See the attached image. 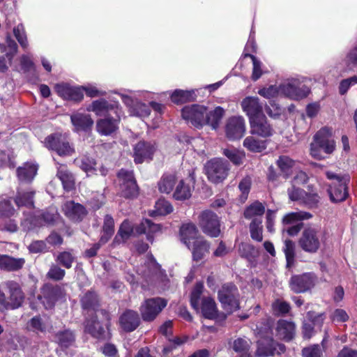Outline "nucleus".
<instances>
[{"instance_id":"obj_1","label":"nucleus","mask_w":357,"mask_h":357,"mask_svg":"<svg viewBox=\"0 0 357 357\" xmlns=\"http://www.w3.org/2000/svg\"><path fill=\"white\" fill-rule=\"evenodd\" d=\"M335 149V142L332 138V130L328 128L320 129L314 136L310 144V155L315 159L325 158L324 153L331 154Z\"/></svg>"},{"instance_id":"obj_2","label":"nucleus","mask_w":357,"mask_h":357,"mask_svg":"<svg viewBox=\"0 0 357 357\" xmlns=\"http://www.w3.org/2000/svg\"><path fill=\"white\" fill-rule=\"evenodd\" d=\"M326 241V232L319 227L309 226L302 231L298 245L306 252L315 253Z\"/></svg>"},{"instance_id":"obj_3","label":"nucleus","mask_w":357,"mask_h":357,"mask_svg":"<svg viewBox=\"0 0 357 357\" xmlns=\"http://www.w3.org/2000/svg\"><path fill=\"white\" fill-rule=\"evenodd\" d=\"M204 289L202 282H197L190 296V304L197 311L200 310L202 315L209 319H215L218 315V309L214 299L210 296L201 298Z\"/></svg>"},{"instance_id":"obj_4","label":"nucleus","mask_w":357,"mask_h":357,"mask_svg":"<svg viewBox=\"0 0 357 357\" xmlns=\"http://www.w3.org/2000/svg\"><path fill=\"white\" fill-rule=\"evenodd\" d=\"M326 175L332 181L328 189L331 200L333 202L344 201L349 195L348 184L350 177L348 175L336 174L331 172H327Z\"/></svg>"},{"instance_id":"obj_5","label":"nucleus","mask_w":357,"mask_h":357,"mask_svg":"<svg viewBox=\"0 0 357 357\" xmlns=\"http://www.w3.org/2000/svg\"><path fill=\"white\" fill-rule=\"evenodd\" d=\"M305 77L289 79L280 84L282 96L293 100H301L307 96L310 93L308 86L304 84Z\"/></svg>"},{"instance_id":"obj_6","label":"nucleus","mask_w":357,"mask_h":357,"mask_svg":"<svg viewBox=\"0 0 357 357\" xmlns=\"http://www.w3.org/2000/svg\"><path fill=\"white\" fill-rule=\"evenodd\" d=\"M137 271L139 275H142L151 283L160 286L162 289L166 288L168 283L167 275L160 269V266L152 257H149L147 263L144 264V267H142Z\"/></svg>"},{"instance_id":"obj_7","label":"nucleus","mask_w":357,"mask_h":357,"mask_svg":"<svg viewBox=\"0 0 357 357\" xmlns=\"http://www.w3.org/2000/svg\"><path fill=\"white\" fill-rule=\"evenodd\" d=\"M229 165L221 158H213L205 165V171L209 181L214 183L222 182L227 176Z\"/></svg>"},{"instance_id":"obj_8","label":"nucleus","mask_w":357,"mask_h":357,"mask_svg":"<svg viewBox=\"0 0 357 357\" xmlns=\"http://www.w3.org/2000/svg\"><path fill=\"white\" fill-rule=\"evenodd\" d=\"M44 143L46 148L56 151L61 156L71 155L75 152L66 136L61 133L47 136Z\"/></svg>"},{"instance_id":"obj_9","label":"nucleus","mask_w":357,"mask_h":357,"mask_svg":"<svg viewBox=\"0 0 357 357\" xmlns=\"http://www.w3.org/2000/svg\"><path fill=\"white\" fill-rule=\"evenodd\" d=\"M238 298V289L231 284H224L218 291L219 301L228 313H231L239 308Z\"/></svg>"},{"instance_id":"obj_10","label":"nucleus","mask_w":357,"mask_h":357,"mask_svg":"<svg viewBox=\"0 0 357 357\" xmlns=\"http://www.w3.org/2000/svg\"><path fill=\"white\" fill-rule=\"evenodd\" d=\"M245 121L241 116H232L229 117L225 124V132L229 140L241 139L245 132Z\"/></svg>"},{"instance_id":"obj_11","label":"nucleus","mask_w":357,"mask_h":357,"mask_svg":"<svg viewBox=\"0 0 357 357\" xmlns=\"http://www.w3.org/2000/svg\"><path fill=\"white\" fill-rule=\"evenodd\" d=\"M199 225L204 233L211 237L220 234L218 217L211 211H203L199 216Z\"/></svg>"},{"instance_id":"obj_12","label":"nucleus","mask_w":357,"mask_h":357,"mask_svg":"<svg viewBox=\"0 0 357 357\" xmlns=\"http://www.w3.org/2000/svg\"><path fill=\"white\" fill-rule=\"evenodd\" d=\"M87 111L94 112L97 116H110L113 114L123 115L122 108L118 102H108L107 100L100 98L94 100L90 104L87 108Z\"/></svg>"},{"instance_id":"obj_13","label":"nucleus","mask_w":357,"mask_h":357,"mask_svg":"<svg viewBox=\"0 0 357 357\" xmlns=\"http://www.w3.org/2000/svg\"><path fill=\"white\" fill-rule=\"evenodd\" d=\"M167 305V301L161 298L146 300L140 307L142 317L144 321H153Z\"/></svg>"},{"instance_id":"obj_14","label":"nucleus","mask_w":357,"mask_h":357,"mask_svg":"<svg viewBox=\"0 0 357 357\" xmlns=\"http://www.w3.org/2000/svg\"><path fill=\"white\" fill-rule=\"evenodd\" d=\"M206 108L200 105H192L182 109V117L197 128L205 124Z\"/></svg>"},{"instance_id":"obj_15","label":"nucleus","mask_w":357,"mask_h":357,"mask_svg":"<svg viewBox=\"0 0 357 357\" xmlns=\"http://www.w3.org/2000/svg\"><path fill=\"white\" fill-rule=\"evenodd\" d=\"M120 190L125 197H133L137 195L138 187L132 171L121 169L118 174Z\"/></svg>"},{"instance_id":"obj_16","label":"nucleus","mask_w":357,"mask_h":357,"mask_svg":"<svg viewBox=\"0 0 357 357\" xmlns=\"http://www.w3.org/2000/svg\"><path fill=\"white\" fill-rule=\"evenodd\" d=\"M156 151L155 144L151 142L140 141L133 148V157L135 163L141 164L152 160Z\"/></svg>"},{"instance_id":"obj_17","label":"nucleus","mask_w":357,"mask_h":357,"mask_svg":"<svg viewBox=\"0 0 357 357\" xmlns=\"http://www.w3.org/2000/svg\"><path fill=\"white\" fill-rule=\"evenodd\" d=\"M316 282V277L312 273L296 275L291 278L289 287L295 293H303L312 288Z\"/></svg>"},{"instance_id":"obj_18","label":"nucleus","mask_w":357,"mask_h":357,"mask_svg":"<svg viewBox=\"0 0 357 357\" xmlns=\"http://www.w3.org/2000/svg\"><path fill=\"white\" fill-rule=\"evenodd\" d=\"M117 93L121 96L123 102L128 108L131 116L144 119L150 115L151 109L148 105L142 102H134L128 94L123 93Z\"/></svg>"},{"instance_id":"obj_19","label":"nucleus","mask_w":357,"mask_h":357,"mask_svg":"<svg viewBox=\"0 0 357 357\" xmlns=\"http://www.w3.org/2000/svg\"><path fill=\"white\" fill-rule=\"evenodd\" d=\"M56 93L63 100L75 102L81 101L84 98L82 89L80 86H73L67 83H60L55 85Z\"/></svg>"},{"instance_id":"obj_20","label":"nucleus","mask_w":357,"mask_h":357,"mask_svg":"<svg viewBox=\"0 0 357 357\" xmlns=\"http://www.w3.org/2000/svg\"><path fill=\"white\" fill-rule=\"evenodd\" d=\"M195 169H192L189 172L188 183L187 180H181L176 185L173 197L176 200H185L189 199L192 195V190L194 188L195 182Z\"/></svg>"},{"instance_id":"obj_21","label":"nucleus","mask_w":357,"mask_h":357,"mask_svg":"<svg viewBox=\"0 0 357 357\" xmlns=\"http://www.w3.org/2000/svg\"><path fill=\"white\" fill-rule=\"evenodd\" d=\"M284 351L285 347L284 344L278 343L272 338L264 339L258 341L256 354L261 357H268L275 354H280Z\"/></svg>"},{"instance_id":"obj_22","label":"nucleus","mask_w":357,"mask_h":357,"mask_svg":"<svg viewBox=\"0 0 357 357\" xmlns=\"http://www.w3.org/2000/svg\"><path fill=\"white\" fill-rule=\"evenodd\" d=\"M121 116L118 114H113L98 120L96 123L97 131L102 135H111L119 128Z\"/></svg>"},{"instance_id":"obj_23","label":"nucleus","mask_w":357,"mask_h":357,"mask_svg":"<svg viewBox=\"0 0 357 357\" xmlns=\"http://www.w3.org/2000/svg\"><path fill=\"white\" fill-rule=\"evenodd\" d=\"M61 294V289L58 286L45 284L41 289V294L38 296L45 309L52 308L59 296Z\"/></svg>"},{"instance_id":"obj_24","label":"nucleus","mask_w":357,"mask_h":357,"mask_svg":"<svg viewBox=\"0 0 357 357\" xmlns=\"http://www.w3.org/2000/svg\"><path fill=\"white\" fill-rule=\"evenodd\" d=\"M241 105L243 111L249 117L250 121L264 115L262 105L259 103L257 97H246L242 100Z\"/></svg>"},{"instance_id":"obj_25","label":"nucleus","mask_w":357,"mask_h":357,"mask_svg":"<svg viewBox=\"0 0 357 357\" xmlns=\"http://www.w3.org/2000/svg\"><path fill=\"white\" fill-rule=\"evenodd\" d=\"M250 132L261 137H268L273 135V129L268 123L265 115L250 121Z\"/></svg>"},{"instance_id":"obj_26","label":"nucleus","mask_w":357,"mask_h":357,"mask_svg":"<svg viewBox=\"0 0 357 357\" xmlns=\"http://www.w3.org/2000/svg\"><path fill=\"white\" fill-rule=\"evenodd\" d=\"M309 321H305L303 326V333L305 338H310L314 333V328H320L324 323L325 316L323 313L317 314L314 312H309L307 314Z\"/></svg>"},{"instance_id":"obj_27","label":"nucleus","mask_w":357,"mask_h":357,"mask_svg":"<svg viewBox=\"0 0 357 357\" xmlns=\"http://www.w3.org/2000/svg\"><path fill=\"white\" fill-rule=\"evenodd\" d=\"M63 211L66 217L74 222L81 221L86 215L85 208L73 201L66 202L63 206Z\"/></svg>"},{"instance_id":"obj_28","label":"nucleus","mask_w":357,"mask_h":357,"mask_svg":"<svg viewBox=\"0 0 357 357\" xmlns=\"http://www.w3.org/2000/svg\"><path fill=\"white\" fill-rule=\"evenodd\" d=\"M276 335L285 341L291 340L296 334V326L294 322L280 319L277 323Z\"/></svg>"},{"instance_id":"obj_29","label":"nucleus","mask_w":357,"mask_h":357,"mask_svg":"<svg viewBox=\"0 0 357 357\" xmlns=\"http://www.w3.org/2000/svg\"><path fill=\"white\" fill-rule=\"evenodd\" d=\"M140 319L137 312L128 310H126L119 319L121 327L128 332L135 331L139 326Z\"/></svg>"},{"instance_id":"obj_30","label":"nucleus","mask_w":357,"mask_h":357,"mask_svg":"<svg viewBox=\"0 0 357 357\" xmlns=\"http://www.w3.org/2000/svg\"><path fill=\"white\" fill-rule=\"evenodd\" d=\"M6 287L9 289V307L10 309H16L19 307L24 300L23 294L19 284L13 281H8L5 283Z\"/></svg>"},{"instance_id":"obj_31","label":"nucleus","mask_w":357,"mask_h":357,"mask_svg":"<svg viewBox=\"0 0 357 357\" xmlns=\"http://www.w3.org/2000/svg\"><path fill=\"white\" fill-rule=\"evenodd\" d=\"M181 241L188 247L191 248V245L195 241L199 239L198 230L192 223L183 224L180 229Z\"/></svg>"},{"instance_id":"obj_32","label":"nucleus","mask_w":357,"mask_h":357,"mask_svg":"<svg viewBox=\"0 0 357 357\" xmlns=\"http://www.w3.org/2000/svg\"><path fill=\"white\" fill-rule=\"evenodd\" d=\"M71 123L75 127V130H86L91 128L93 121L89 114L77 112L70 116Z\"/></svg>"},{"instance_id":"obj_33","label":"nucleus","mask_w":357,"mask_h":357,"mask_svg":"<svg viewBox=\"0 0 357 357\" xmlns=\"http://www.w3.org/2000/svg\"><path fill=\"white\" fill-rule=\"evenodd\" d=\"M25 263L23 258H14L6 255H0V268L8 271H17Z\"/></svg>"},{"instance_id":"obj_34","label":"nucleus","mask_w":357,"mask_h":357,"mask_svg":"<svg viewBox=\"0 0 357 357\" xmlns=\"http://www.w3.org/2000/svg\"><path fill=\"white\" fill-rule=\"evenodd\" d=\"M135 230L137 234H146L147 240L152 242L154 234L160 231L161 227L160 225L151 222L149 220H144L136 227Z\"/></svg>"},{"instance_id":"obj_35","label":"nucleus","mask_w":357,"mask_h":357,"mask_svg":"<svg viewBox=\"0 0 357 357\" xmlns=\"http://www.w3.org/2000/svg\"><path fill=\"white\" fill-rule=\"evenodd\" d=\"M224 115L225 109L220 106L208 112L206 111L205 124L209 125L213 130H216Z\"/></svg>"},{"instance_id":"obj_36","label":"nucleus","mask_w":357,"mask_h":357,"mask_svg":"<svg viewBox=\"0 0 357 357\" xmlns=\"http://www.w3.org/2000/svg\"><path fill=\"white\" fill-rule=\"evenodd\" d=\"M38 171V167L33 163H25L23 167L17 169V176L22 182H31Z\"/></svg>"},{"instance_id":"obj_37","label":"nucleus","mask_w":357,"mask_h":357,"mask_svg":"<svg viewBox=\"0 0 357 357\" xmlns=\"http://www.w3.org/2000/svg\"><path fill=\"white\" fill-rule=\"evenodd\" d=\"M190 250H192L193 259L199 261L208 252L209 244L206 241L201 237L192 243L191 248Z\"/></svg>"},{"instance_id":"obj_38","label":"nucleus","mask_w":357,"mask_h":357,"mask_svg":"<svg viewBox=\"0 0 357 357\" xmlns=\"http://www.w3.org/2000/svg\"><path fill=\"white\" fill-rule=\"evenodd\" d=\"M57 176L61 181L64 190L70 191L75 187V179L72 174L69 172L66 166L60 165L58 167Z\"/></svg>"},{"instance_id":"obj_39","label":"nucleus","mask_w":357,"mask_h":357,"mask_svg":"<svg viewBox=\"0 0 357 357\" xmlns=\"http://www.w3.org/2000/svg\"><path fill=\"white\" fill-rule=\"evenodd\" d=\"M195 90L176 89L171 94V100L176 104H181L195 100Z\"/></svg>"},{"instance_id":"obj_40","label":"nucleus","mask_w":357,"mask_h":357,"mask_svg":"<svg viewBox=\"0 0 357 357\" xmlns=\"http://www.w3.org/2000/svg\"><path fill=\"white\" fill-rule=\"evenodd\" d=\"M85 332L97 339H100L105 337V329L99 321L93 318L91 320L86 321Z\"/></svg>"},{"instance_id":"obj_41","label":"nucleus","mask_w":357,"mask_h":357,"mask_svg":"<svg viewBox=\"0 0 357 357\" xmlns=\"http://www.w3.org/2000/svg\"><path fill=\"white\" fill-rule=\"evenodd\" d=\"M243 146L248 151L254 153H259L266 148V142L256 139L253 136H248L245 138L243 143Z\"/></svg>"},{"instance_id":"obj_42","label":"nucleus","mask_w":357,"mask_h":357,"mask_svg":"<svg viewBox=\"0 0 357 357\" xmlns=\"http://www.w3.org/2000/svg\"><path fill=\"white\" fill-rule=\"evenodd\" d=\"M75 165L82 169L88 176L96 174V161L94 159L83 156L80 158H76L74 161Z\"/></svg>"},{"instance_id":"obj_43","label":"nucleus","mask_w":357,"mask_h":357,"mask_svg":"<svg viewBox=\"0 0 357 357\" xmlns=\"http://www.w3.org/2000/svg\"><path fill=\"white\" fill-rule=\"evenodd\" d=\"M133 233V227L128 220H124L120 226L117 234L114 238V242L117 243H124Z\"/></svg>"},{"instance_id":"obj_44","label":"nucleus","mask_w":357,"mask_h":357,"mask_svg":"<svg viewBox=\"0 0 357 357\" xmlns=\"http://www.w3.org/2000/svg\"><path fill=\"white\" fill-rule=\"evenodd\" d=\"M265 208L262 204L255 202L245 210L244 216L246 219H252V221L257 218L261 220Z\"/></svg>"},{"instance_id":"obj_45","label":"nucleus","mask_w":357,"mask_h":357,"mask_svg":"<svg viewBox=\"0 0 357 357\" xmlns=\"http://www.w3.org/2000/svg\"><path fill=\"white\" fill-rule=\"evenodd\" d=\"M114 221L112 216L107 215L104 219L102 227L103 234L100 239V243L105 244L112 237L114 231Z\"/></svg>"},{"instance_id":"obj_46","label":"nucleus","mask_w":357,"mask_h":357,"mask_svg":"<svg viewBox=\"0 0 357 357\" xmlns=\"http://www.w3.org/2000/svg\"><path fill=\"white\" fill-rule=\"evenodd\" d=\"M176 178L174 174H165L158 182V189L160 192L170 193L175 184Z\"/></svg>"},{"instance_id":"obj_47","label":"nucleus","mask_w":357,"mask_h":357,"mask_svg":"<svg viewBox=\"0 0 357 357\" xmlns=\"http://www.w3.org/2000/svg\"><path fill=\"white\" fill-rule=\"evenodd\" d=\"M312 217V214L305 211L292 212L284 216L282 222L284 225L296 223L298 221L308 220Z\"/></svg>"},{"instance_id":"obj_48","label":"nucleus","mask_w":357,"mask_h":357,"mask_svg":"<svg viewBox=\"0 0 357 357\" xmlns=\"http://www.w3.org/2000/svg\"><path fill=\"white\" fill-rule=\"evenodd\" d=\"M173 211V207L171 204L165 199H159L156 202L155 205V210L150 213L152 216L155 215H165Z\"/></svg>"},{"instance_id":"obj_49","label":"nucleus","mask_w":357,"mask_h":357,"mask_svg":"<svg viewBox=\"0 0 357 357\" xmlns=\"http://www.w3.org/2000/svg\"><path fill=\"white\" fill-rule=\"evenodd\" d=\"M56 341L63 348H67L74 343L75 335L70 331H61L56 335Z\"/></svg>"},{"instance_id":"obj_50","label":"nucleus","mask_w":357,"mask_h":357,"mask_svg":"<svg viewBox=\"0 0 357 357\" xmlns=\"http://www.w3.org/2000/svg\"><path fill=\"white\" fill-rule=\"evenodd\" d=\"M223 154L236 165H241L245 157V153L243 151L235 149H225Z\"/></svg>"},{"instance_id":"obj_51","label":"nucleus","mask_w":357,"mask_h":357,"mask_svg":"<svg viewBox=\"0 0 357 357\" xmlns=\"http://www.w3.org/2000/svg\"><path fill=\"white\" fill-rule=\"evenodd\" d=\"M239 255L251 261L258 255V250L248 243H242L238 246Z\"/></svg>"},{"instance_id":"obj_52","label":"nucleus","mask_w":357,"mask_h":357,"mask_svg":"<svg viewBox=\"0 0 357 357\" xmlns=\"http://www.w3.org/2000/svg\"><path fill=\"white\" fill-rule=\"evenodd\" d=\"M230 346L235 352L242 354L249 351L250 342L248 339L238 337L230 343Z\"/></svg>"},{"instance_id":"obj_53","label":"nucleus","mask_w":357,"mask_h":357,"mask_svg":"<svg viewBox=\"0 0 357 357\" xmlns=\"http://www.w3.org/2000/svg\"><path fill=\"white\" fill-rule=\"evenodd\" d=\"M262 220L255 219L252 221L250 225V231L252 238L257 241H261L263 239L262 235Z\"/></svg>"},{"instance_id":"obj_54","label":"nucleus","mask_w":357,"mask_h":357,"mask_svg":"<svg viewBox=\"0 0 357 357\" xmlns=\"http://www.w3.org/2000/svg\"><path fill=\"white\" fill-rule=\"evenodd\" d=\"M283 251L285 254L287 266L291 267L294 261L295 244L291 240H285Z\"/></svg>"},{"instance_id":"obj_55","label":"nucleus","mask_w":357,"mask_h":357,"mask_svg":"<svg viewBox=\"0 0 357 357\" xmlns=\"http://www.w3.org/2000/svg\"><path fill=\"white\" fill-rule=\"evenodd\" d=\"M258 93L266 99H271L282 96L280 84L279 86L271 85L268 87H263L258 91Z\"/></svg>"},{"instance_id":"obj_56","label":"nucleus","mask_w":357,"mask_h":357,"mask_svg":"<svg viewBox=\"0 0 357 357\" xmlns=\"http://www.w3.org/2000/svg\"><path fill=\"white\" fill-rule=\"evenodd\" d=\"M97 303L98 297L94 292H88L82 298V304L84 310H96Z\"/></svg>"},{"instance_id":"obj_57","label":"nucleus","mask_w":357,"mask_h":357,"mask_svg":"<svg viewBox=\"0 0 357 357\" xmlns=\"http://www.w3.org/2000/svg\"><path fill=\"white\" fill-rule=\"evenodd\" d=\"M27 328L29 330L38 333L45 332L47 329L46 324L42 320L40 317H33L27 324Z\"/></svg>"},{"instance_id":"obj_58","label":"nucleus","mask_w":357,"mask_h":357,"mask_svg":"<svg viewBox=\"0 0 357 357\" xmlns=\"http://www.w3.org/2000/svg\"><path fill=\"white\" fill-rule=\"evenodd\" d=\"M33 192H18V195L15 199V203L18 206H29L31 207L33 204Z\"/></svg>"},{"instance_id":"obj_59","label":"nucleus","mask_w":357,"mask_h":357,"mask_svg":"<svg viewBox=\"0 0 357 357\" xmlns=\"http://www.w3.org/2000/svg\"><path fill=\"white\" fill-rule=\"evenodd\" d=\"M246 56H250L252 61L253 68H252V79L254 81H257L259 79L261 76L264 73V70L262 69V63L257 59L255 56L252 54H245Z\"/></svg>"},{"instance_id":"obj_60","label":"nucleus","mask_w":357,"mask_h":357,"mask_svg":"<svg viewBox=\"0 0 357 357\" xmlns=\"http://www.w3.org/2000/svg\"><path fill=\"white\" fill-rule=\"evenodd\" d=\"M14 35L22 48L28 47V41L25 34L24 26L22 24L17 25L13 29Z\"/></svg>"},{"instance_id":"obj_61","label":"nucleus","mask_w":357,"mask_h":357,"mask_svg":"<svg viewBox=\"0 0 357 357\" xmlns=\"http://www.w3.org/2000/svg\"><path fill=\"white\" fill-rule=\"evenodd\" d=\"M289 305L282 300L278 299L272 304L273 312L277 315L287 313L289 311Z\"/></svg>"},{"instance_id":"obj_62","label":"nucleus","mask_w":357,"mask_h":357,"mask_svg":"<svg viewBox=\"0 0 357 357\" xmlns=\"http://www.w3.org/2000/svg\"><path fill=\"white\" fill-rule=\"evenodd\" d=\"M59 218V213L54 208H50L42 214L41 218L43 223H40V225H50L54 222Z\"/></svg>"},{"instance_id":"obj_63","label":"nucleus","mask_w":357,"mask_h":357,"mask_svg":"<svg viewBox=\"0 0 357 357\" xmlns=\"http://www.w3.org/2000/svg\"><path fill=\"white\" fill-rule=\"evenodd\" d=\"M319 196L316 192L305 193L301 203L309 208L316 207L319 202Z\"/></svg>"},{"instance_id":"obj_64","label":"nucleus","mask_w":357,"mask_h":357,"mask_svg":"<svg viewBox=\"0 0 357 357\" xmlns=\"http://www.w3.org/2000/svg\"><path fill=\"white\" fill-rule=\"evenodd\" d=\"M302 354L303 357H321L322 351L319 344H314L304 348Z\"/></svg>"}]
</instances>
